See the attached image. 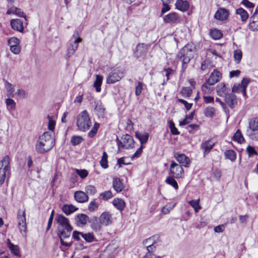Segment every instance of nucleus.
<instances>
[{"label":"nucleus","mask_w":258,"mask_h":258,"mask_svg":"<svg viewBox=\"0 0 258 258\" xmlns=\"http://www.w3.org/2000/svg\"><path fill=\"white\" fill-rule=\"evenodd\" d=\"M56 220L58 224L57 234L60 238L61 244L66 247L71 246L72 244V241L64 240V239L70 238L73 229L69 223V219L62 215H58L57 216Z\"/></svg>","instance_id":"obj_1"},{"label":"nucleus","mask_w":258,"mask_h":258,"mask_svg":"<svg viewBox=\"0 0 258 258\" xmlns=\"http://www.w3.org/2000/svg\"><path fill=\"white\" fill-rule=\"evenodd\" d=\"M54 145V140L48 132L40 136L36 144V150L39 153H44L50 150Z\"/></svg>","instance_id":"obj_2"},{"label":"nucleus","mask_w":258,"mask_h":258,"mask_svg":"<svg viewBox=\"0 0 258 258\" xmlns=\"http://www.w3.org/2000/svg\"><path fill=\"white\" fill-rule=\"evenodd\" d=\"M177 58L182 61V69L184 70L187 65L193 57L192 50L189 45L184 46L179 52L177 55Z\"/></svg>","instance_id":"obj_3"},{"label":"nucleus","mask_w":258,"mask_h":258,"mask_svg":"<svg viewBox=\"0 0 258 258\" xmlns=\"http://www.w3.org/2000/svg\"><path fill=\"white\" fill-rule=\"evenodd\" d=\"M92 122L88 112L86 110L82 111L77 118V125L79 130L85 132L88 130Z\"/></svg>","instance_id":"obj_4"},{"label":"nucleus","mask_w":258,"mask_h":258,"mask_svg":"<svg viewBox=\"0 0 258 258\" xmlns=\"http://www.w3.org/2000/svg\"><path fill=\"white\" fill-rule=\"evenodd\" d=\"M124 70L121 67H117L113 69L108 75L106 83L112 84L119 81L124 76Z\"/></svg>","instance_id":"obj_5"},{"label":"nucleus","mask_w":258,"mask_h":258,"mask_svg":"<svg viewBox=\"0 0 258 258\" xmlns=\"http://www.w3.org/2000/svg\"><path fill=\"white\" fill-rule=\"evenodd\" d=\"M10 158L8 155L5 156L0 161V185L4 182L6 174L10 169Z\"/></svg>","instance_id":"obj_6"},{"label":"nucleus","mask_w":258,"mask_h":258,"mask_svg":"<svg viewBox=\"0 0 258 258\" xmlns=\"http://www.w3.org/2000/svg\"><path fill=\"white\" fill-rule=\"evenodd\" d=\"M17 219L18 221V227L20 232L23 236H26L27 225L26 222V215L25 211L21 212L19 210L17 215Z\"/></svg>","instance_id":"obj_7"},{"label":"nucleus","mask_w":258,"mask_h":258,"mask_svg":"<svg viewBox=\"0 0 258 258\" xmlns=\"http://www.w3.org/2000/svg\"><path fill=\"white\" fill-rule=\"evenodd\" d=\"M118 146L124 149L133 148L134 147L133 138L128 134L123 135L120 140H118Z\"/></svg>","instance_id":"obj_8"},{"label":"nucleus","mask_w":258,"mask_h":258,"mask_svg":"<svg viewBox=\"0 0 258 258\" xmlns=\"http://www.w3.org/2000/svg\"><path fill=\"white\" fill-rule=\"evenodd\" d=\"M79 36L78 32H76L72 37L74 39L73 43H71L68 48V52L66 54L68 57H71L78 49V43L82 41V39L80 37L77 38Z\"/></svg>","instance_id":"obj_9"},{"label":"nucleus","mask_w":258,"mask_h":258,"mask_svg":"<svg viewBox=\"0 0 258 258\" xmlns=\"http://www.w3.org/2000/svg\"><path fill=\"white\" fill-rule=\"evenodd\" d=\"M170 173L175 178L182 177L184 175V171L181 165L172 161L170 167Z\"/></svg>","instance_id":"obj_10"},{"label":"nucleus","mask_w":258,"mask_h":258,"mask_svg":"<svg viewBox=\"0 0 258 258\" xmlns=\"http://www.w3.org/2000/svg\"><path fill=\"white\" fill-rule=\"evenodd\" d=\"M94 107V111L99 117H103L105 114V109L104 107L102 102L99 100H94L92 103Z\"/></svg>","instance_id":"obj_11"},{"label":"nucleus","mask_w":258,"mask_h":258,"mask_svg":"<svg viewBox=\"0 0 258 258\" xmlns=\"http://www.w3.org/2000/svg\"><path fill=\"white\" fill-rule=\"evenodd\" d=\"M249 29L255 31L258 30V9L256 8L254 12L249 19L248 24Z\"/></svg>","instance_id":"obj_12"},{"label":"nucleus","mask_w":258,"mask_h":258,"mask_svg":"<svg viewBox=\"0 0 258 258\" xmlns=\"http://www.w3.org/2000/svg\"><path fill=\"white\" fill-rule=\"evenodd\" d=\"M256 131H258V118L255 117L250 120L246 134L249 137L253 139V132Z\"/></svg>","instance_id":"obj_13"},{"label":"nucleus","mask_w":258,"mask_h":258,"mask_svg":"<svg viewBox=\"0 0 258 258\" xmlns=\"http://www.w3.org/2000/svg\"><path fill=\"white\" fill-rule=\"evenodd\" d=\"M165 23L176 24L180 22V18L176 13H171L165 15L163 18Z\"/></svg>","instance_id":"obj_14"},{"label":"nucleus","mask_w":258,"mask_h":258,"mask_svg":"<svg viewBox=\"0 0 258 258\" xmlns=\"http://www.w3.org/2000/svg\"><path fill=\"white\" fill-rule=\"evenodd\" d=\"M221 78V73L217 70H214L210 74L209 78L206 81V82H207L210 85H214L218 82Z\"/></svg>","instance_id":"obj_15"},{"label":"nucleus","mask_w":258,"mask_h":258,"mask_svg":"<svg viewBox=\"0 0 258 258\" xmlns=\"http://www.w3.org/2000/svg\"><path fill=\"white\" fill-rule=\"evenodd\" d=\"M230 91V89L224 83L219 84L216 87L217 95L224 98L229 93Z\"/></svg>","instance_id":"obj_16"},{"label":"nucleus","mask_w":258,"mask_h":258,"mask_svg":"<svg viewBox=\"0 0 258 258\" xmlns=\"http://www.w3.org/2000/svg\"><path fill=\"white\" fill-rule=\"evenodd\" d=\"M224 101L231 108H234L237 104L236 96L232 93H229L224 97Z\"/></svg>","instance_id":"obj_17"},{"label":"nucleus","mask_w":258,"mask_h":258,"mask_svg":"<svg viewBox=\"0 0 258 258\" xmlns=\"http://www.w3.org/2000/svg\"><path fill=\"white\" fill-rule=\"evenodd\" d=\"M174 158L182 165L185 167H188L190 164V160L189 158L183 154H179L176 153L174 154Z\"/></svg>","instance_id":"obj_18"},{"label":"nucleus","mask_w":258,"mask_h":258,"mask_svg":"<svg viewBox=\"0 0 258 258\" xmlns=\"http://www.w3.org/2000/svg\"><path fill=\"white\" fill-rule=\"evenodd\" d=\"M99 222L101 224L107 226L112 223L111 215L108 212H103L99 217Z\"/></svg>","instance_id":"obj_19"},{"label":"nucleus","mask_w":258,"mask_h":258,"mask_svg":"<svg viewBox=\"0 0 258 258\" xmlns=\"http://www.w3.org/2000/svg\"><path fill=\"white\" fill-rule=\"evenodd\" d=\"M10 24L12 28L14 30L21 32L23 31L24 27L21 20L19 19H12L11 20Z\"/></svg>","instance_id":"obj_20"},{"label":"nucleus","mask_w":258,"mask_h":258,"mask_svg":"<svg viewBox=\"0 0 258 258\" xmlns=\"http://www.w3.org/2000/svg\"><path fill=\"white\" fill-rule=\"evenodd\" d=\"M229 16V13L227 10L224 8L219 9L216 12L214 17L219 20L224 21Z\"/></svg>","instance_id":"obj_21"},{"label":"nucleus","mask_w":258,"mask_h":258,"mask_svg":"<svg viewBox=\"0 0 258 258\" xmlns=\"http://www.w3.org/2000/svg\"><path fill=\"white\" fill-rule=\"evenodd\" d=\"M214 145V142L211 139L206 141L201 144V148L204 150V155L208 154L211 151Z\"/></svg>","instance_id":"obj_22"},{"label":"nucleus","mask_w":258,"mask_h":258,"mask_svg":"<svg viewBox=\"0 0 258 258\" xmlns=\"http://www.w3.org/2000/svg\"><path fill=\"white\" fill-rule=\"evenodd\" d=\"M112 186L113 189L117 192H120L123 190L124 185L120 178L114 177L113 178Z\"/></svg>","instance_id":"obj_23"},{"label":"nucleus","mask_w":258,"mask_h":258,"mask_svg":"<svg viewBox=\"0 0 258 258\" xmlns=\"http://www.w3.org/2000/svg\"><path fill=\"white\" fill-rule=\"evenodd\" d=\"M74 198L75 200L79 203H84L88 201L89 198L88 195L84 191H77L75 192Z\"/></svg>","instance_id":"obj_24"},{"label":"nucleus","mask_w":258,"mask_h":258,"mask_svg":"<svg viewBox=\"0 0 258 258\" xmlns=\"http://www.w3.org/2000/svg\"><path fill=\"white\" fill-rule=\"evenodd\" d=\"M88 220V216L84 214H79L75 217V221L78 226L85 225Z\"/></svg>","instance_id":"obj_25"},{"label":"nucleus","mask_w":258,"mask_h":258,"mask_svg":"<svg viewBox=\"0 0 258 258\" xmlns=\"http://www.w3.org/2000/svg\"><path fill=\"white\" fill-rule=\"evenodd\" d=\"M175 6L178 10L182 12L187 11L189 8V5L186 1L177 0Z\"/></svg>","instance_id":"obj_26"},{"label":"nucleus","mask_w":258,"mask_h":258,"mask_svg":"<svg viewBox=\"0 0 258 258\" xmlns=\"http://www.w3.org/2000/svg\"><path fill=\"white\" fill-rule=\"evenodd\" d=\"M7 246L8 247V248L11 250L12 253H13L15 255L17 256H20V250L18 245H15L11 243L9 239H7Z\"/></svg>","instance_id":"obj_27"},{"label":"nucleus","mask_w":258,"mask_h":258,"mask_svg":"<svg viewBox=\"0 0 258 258\" xmlns=\"http://www.w3.org/2000/svg\"><path fill=\"white\" fill-rule=\"evenodd\" d=\"M112 204L120 211H123L126 205L124 200L119 198L114 199L112 201Z\"/></svg>","instance_id":"obj_28"},{"label":"nucleus","mask_w":258,"mask_h":258,"mask_svg":"<svg viewBox=\"0 0 258 258\" xmlns=\"http://www.w3.org/2000/svg\"><path fill=\"white\" fill-rule=\"evenodd\" d=\"M78 208H76L75 206L72 204L64 205L61 208L63 212L64 213L67 215L71 214L72 213L78 210Z\"/></svg>","instance_id":"obj_29"},{"label":"nucleus","mask_w":258,"mask_h":258,"mask_svg":"<svg viewBox=\"0 0 258 258\" xmlns=\"http://www.w3.org/2000/svg\"><path fill=\"white\" fill-rule=\"evenodd\" d=\"M147 48L144 44H139L136 47L135 55L137 57H140L144 55Z\"/></svg>","instance_id":"obj_30"},{"label":"nucleus","mask_w":258,"mask_h":258,"mask_svg":"<svg viewBox=\"0 0 258 258\" xmlns=\"http://www.w3.org/2000/svg\"><path fill=\"white\" fill-rule=\"evenodd\" d=\"M135 135L136 138L139 140L142 145L146 143L149 138V135L147 133H141L136 132Z\"/></svg>","instance_id":"obj_31"},{"label":"nucleus","mask_w":258,"mask_h":258,"mask_svg":"<svg viewBox=\"0 0 258 258\" xmlns=\"http://www.w3.org/2000/svg\"><path fill=\"white\" fill-rule=\"evenodd\" d=\"M236 14L240 16L241 21L243 22L246 21L249 17L247 12L241 8H238L236 10Z\"/></svg>","instance_id":"obj_32"},{"label":"nucleus","mask_w":258,"mask_h":258,"mask_svg":"<svg viewBox=\"0 0 258 258\" xmlns=\"http://www.w3.org/2000/svg\"><path fill=\"white\" fill-rule=\"evenodd\" d=\"M12 14H15L20 17H25L24 13L21 10V9L16 7L11 8L7 12V14L8 15H11Z\"/></svg>","instance_id":"obj_33"},{"label":"nucleus","mask_w":258,"mask_h":258,"mask_svg":"<svg viewBox=\"0 0 258 258\" xmlns=\"http://www.w3.org/2000/svg\"><path fill=\"white\" fill-rule=\"evenodd\" d=\"M224 155L226 159L232 162L235 161L236 159V153L233 150H227L224 152Z\"/></svg>","instance_id":"obj_34"},{"label":"nucleus","mask_w":258,"mask_h":258,"mask_svg":"<svg viewBox=\"0 0 258 258\" xmlns=\"http://www.w3.org/2000/svg\"><path fill=\"white\" fill-rule=\"evenodd\" d=\"M103 80V77L100 75H96V79L94 83V86L96 88L97 92H99L101 91V86Z\"/></svg>","instance_id":"obj_35"},{"label":"nucleus","mask_w":258,"mask_h":258,"mask_svg":"<svg viewBox=\"0 0 258 258\" xmlns=\"http://www.w3.org/2000/svg\"><path fill=\"white\" fill-rule=\"evenodd\" d=\"M232 139L234 141L241 144L244 142V139L239 130H237L233 136Z\"/></svg>","instance_id":"obj_36"},{"label":"nucleus","mask_w":258,"mask_h":258,"mask_svg":"<svg viewBox=\"0 0 258 258\" xmlns=\"http://www.w3.org/2000/svg\"><path fill=\"white\" fill-rule=\"evenodd\" d=\"M213 85H210L206 82L202 87V90L204 94H210L213 90Z\"/></svg>","instance_id":"obj_37"},{"label":"nucleus","mask_w":258,"mask_h":258,"mask_svg":"<svg viewBox=\"0 0 258 258\" xmlns=\"http://www.w3.org/2000/svg\"><path fill=\"white\" fill-rule=\"evenodd\" d=\"M4 82H5V86L6 88L8 95L13 97L14 95V93L15 92V89H14V86L12 84H11L9 82H8L7 81L5 80Z\"/></svg>","instance_id":"obj_38"},{"label":"nucleus","mask_w":258,"mask_h":258,"mask_svg":"<svg viewBox=\"0 0 258 258\" xmlns=\"http://www.w3.org/2000/svg\"><path fill=\"white\" fill-rule=\"evenodd\" d=\"M159 241V236L158 235H154L146 240L143 242L144 244H155Z\"/></svg>","instance_id":"obj_39"},{"label":"nucleus","mask_w":258,"mask_h":258,"mask_svg":"<svg viewBox=\"0 0 258 258\" xmlns=\"http://www.w3.org/2000/svg\"><path fill=\"white\" fill-rule=\"evenodd\" d=\"M84 139L79 136H74L71 138V143L73 146H77L81 144Z\"/></svg>","instance_id":"obj_40"},{"label":"nucleus","mask_w":258,"mask_h":258,"mask_svg":"<svg viewBox=\"0 0 258 258\" xmlns=\"http://www.w3.org/2000/svg\"><path fill=\"white\" fill-rule=\"evenodd\" d=\"M108 155L105 152L103 153V155L101 158V159L100 161V165L101 167L104 169H106L108 167V160H107Z\"/></svg>","instance_id":"obj_41"},{"label":"nucleus","mask_w":258,"mask_h":258,"mask_svg":"<svg viewBox=\"0 0 258 258\" xmlns=\"http://www.w3.org/2000/svg\"><path fill=\"white\" fill-rule=\"evenodd\" d=\"M200 200H191L188 202V204L194 209L196 213H198L201 207L199 205Z\"/></svg>","instance_id":"obj_42"},{"label":"nucleus","mask_w":258,"mask_h":258,"mask_svg":"<svg viewBox=\"0 0 258 258\" xmlns=\"http://www.w3.org/2000/svg\"><path fill=\"white\" fill-rule=\"evenodd\" d=\"M165 182L166 183L173 187L175 189H177L178 188V184L173 177L171 176H168L166 178Z\"/></svg>","instance_id":"obj_43"},{"label":"nucleus","mask_w":258,"mask_h":258,"mask_svg":"<svg viewBox=\"0 0 258 258\" xmlns=\"http://www.w3.org/2000/svg\"><path fill=\"white\" fill-rule=\"evenodd\" d=\"M204 114L209 117H213L215 113V109L213 107H208L204 109Z\"/></svg>","instance_id":"obj_44"},{"label":"nucleus","mask_w":258,"mask_h":258,"mask_svg":"<svg viewBox=\"0 0 258 258\" xmlns=\"http://www.w3.org/2000/svg\"><path fill=\"white\" fill-rule=\"evenodd\" d=\"M242 56V53L240 49H237L234 52V60L237 63H239L241 61Z\"/></svg>","instance_id":"obj_45"},{"label":"nucleus","mask_w":258,"mask_h":258,"mask_svg":"<svg viewBox=\"0 0 258 258\" xmlns=\"http://www.w3.org/2000/svg\"><path fill=\"white\" fill-rule=\"evenodd\" d=\"M250 81L247 78L243 79V86L242 87V89L241 92L242 93L243 96L245 98L247 97L246 90L247 85L249 84Z\"/></svg>","instance_id":"obj_46"},{"label":"nucleus","mask_w":258,"mask_h":258,"mask_svg":"<svg viewBox=\"0 0 258 258\" xmlns=\"http://www.w3.org/2000/svg\"><path fill=\"white\" fill-rule=\"evenodd\" d=\"M246 150L248 156L249 158L253 157L254 155H257L258 154L254 148L250 145H248L247 147Z\"/></svg>","instance_id":"obj_47"},{"label":"nucleus","mask_w":258,"mask_h":258,"mask_svg":"<svg viewBox=\"0 0 258 258\" xmlns=\"http://www.w3.org/2000/svg\"><path fill=\"white\" fill-rule=\"evenodd\" d=\"M211 36L214 39H220L222 36V33L218 30L214 29L211 31Z\"/></svg>","instance_id":"obj_48"},{"label":"nucleus","mask_w":258,"mask_h":258,"mask_svg":"<svg viewBox=\"0 0 258 258\" xmlns=\"http://www.w3.org/2000/svg\"><path fill=\"white\" fill-rule=\"evenodd\" d=\"M192 90L190 87H183L181 91L182 95L184 97H189L191 95Z\"/></svg>","instance_id":"obj_49"},{"label":"nucleus","mask_w":258,"mask_h":258,"mask_svg":"<svg viewBox=\"0 0 258 258\" xmlns=\"http://www.w3.org/2000/svg\"><path fill=\"white\" fill-rule=\"evenodd\" d=\"M20 40L16 37H13L10 38L8 40V43L10 47L15 46L20 44Z\"/></svg>","instance_id":"obj_50"},{"label":"nucleus","mask_w":258,"mask_h":258,"mask_svg":"<svg viewBox=\"0 0 258 258\" xmlns=\"http://www.w3.org/2000/svg\"><path fill=\"white\" fill-rule=\"evenodd\" d=\"M100 197L102 199L106 201L111 199L113 197V195L112 192L110 190H107L101 193L100 194Z\"/></svg>","instance_id":"obj_51"},{"label":"nucleus","mask_w":258,"mask_h":258,"mask_svg":"<svg viewBox=\"0 0 258 258\" xmlns=\"http://www.w3.org/2000/svg\"><path fill=\"white\" fill-rule=\"evenodd\" d=\"M82 237H83L86 242H92L94 240V236L92 233H83L82 235Z\"/></svg>","instance_id":"obj_52"},{"label":"nucleus","mask_w":258,"mask_h":258,"mask_svg":"<svg viewBox=\"0 0 258 258\" xmlns=\"http://www.w3.org/2000/svg\"><path fill=\"white\" fill-rule=\"evenodd\" d=\"M85 191L86 192V194H88L91 195H95L97 192L96 187L92 185H87L85 187Z\"/></svg>","instance_id":"obj_53"},{"label":"nucleus","mask_w":258,"mask_h":258,"mask_svg":"<svg viewBox=\"0 0 258 258\" xmlns=\"http://www.w3.org/2000/svg\"><path fill=\"white\" fill-rule=\"evenodd\" d=\"M48 120V128L50 131L53 132L55 128V121L53 120L52 117L49 115L47 116Z\"/></svg>","instance_id":"obj_54"},{"label":"nucleus","mask_w":258,"mask_h":258,"mask_svg":"<svg viewBox=\"0 0 258 258\" xmlns=\"http://www.w3.org/2000/svg\"><path fill=\"white\" fill-rule=\"evenodd\" d=\"M243 79L241 81L240 84H235L234 85L232 89V92L233 93H240L242 91L243 86Z\"/></svg>","instance_id":"obj_55"},{"label":"nucleus","mask_w":258,"mask_h":258,"mask_svg":"<svg viewBox=\"0 0 258 258\" xmlns=\"http://www.w3.org/2000/svg\"><path fill=\"white\" fill-rule=\"evenodd\" d=\"M99 127V124L97 122H95L92 130L89 132L88 136L90 138H93L97 133Z\"/></svg>","instance_id":"obj_56"},{"label":"nucleus","mask_w":258,"mask_h":258,"mask_svg":"<svg viewBox=\"0 0 258 258\" xmlns=\"http://www.w3.org/2000/svg\"><path fill=\"white\" fill-rule=\"evenodd\" d=\"M98 208V204L95 200L91 202L88 205V210L90 212H94Z\"/></svg>","instance_id":"obj_57"},{"label":"nucleus","mask_w":258,"mask_h":258,"mask_svg":"<svg viewBox=\"0 0 258 258\" xmlns=\"http://www.w3.org/2000/svg\"><path fill=\"white\" fill-rule=\"evenodd\" d=\"M169 128L170 129L171 133L174 135H177L179 134V132H178L177 128L175 126L174 123L172 120H170L169 121Z\"/></svg>","instance_id":"obj_58"},{"label":"nucleus","mask_w":258,"mask_h":258,"mask_svg":"<svg viewBox=\"0 0 258 258\" xmlns=\"http://www.w3.org/2000/svg\"><path fill=\"white\" fill-rule=\"evenodd\" d=\"M77 175H79L82 178H85L88 174V172L86 169H76Z\"/></svg>","instance_id":"obj_59"},{"label":"nucleus","mask_w":258,"mask_h":258,"mask_svg":"<svg viewBox=\"0 0 258 258\" xmlns=\"http://www.w3.org/2000/svg\"><path fill=\"white\" fill-rule=\"evenodd\" d=\"M143 84L141 82H139L136 87L135 94L136 96H139L143 90Z\"/></svg>","instance_id":"obj_60"},{"label":"nucleus","mask_w":258,"mask_h":258,"mask_svg":"<svg viewBox=\"0 0 258 258\" xmlns=\"http://www.w3.org/2000/svg\"><path fill=\"white\" fill-rule=\"evenodd\" d=\"M7 105L11 109H14L16 107V103L14 100L11 98H8L6 100Z\"/></svg>","instance_id":"obj_61"},{"label":"nucleus","mask_w":258,"mask_h":258,"mask_svg":"<svg viewBox=\"0 0 258 258\" xmlns=\"http://www.w3.org/2000/svg\"><path fill=\"white\" fill-rule=\"evenodd\" d=\"M199 126L197 124H191L188 125L186 128L190 133H194L195 131L198 130Z\"/></svg>","instance_id":"obj_62"},{"label":"nucleus","mask_w":258,"mask_h":258,"mask_svg":"<svg viewBox=\"0 0 258 258\" xmlns=\"http://www.w3.org/2000/svg\"><path fill=\"white\" fill-rule=\"evenodd\" d=\"M10 50L15 54H18L21 51V47L19 45L10 47Z\"/></svg>","instance_id":"obj_63"},{"label":"nucleus","mask_w":258,"mask_h":258,"mask_svg":"<svg viewBox=\"0 0 258 258\" xmlns=\"http://www.w3.org/2000/svg\"><path fill=\"white\" fill-rule=\"evenodd\" d=\"M16 94L21 99L25 98L27 95V92L23 89H19Z\"/></svg>","instance_id":"obj_64"}]
</instances>
